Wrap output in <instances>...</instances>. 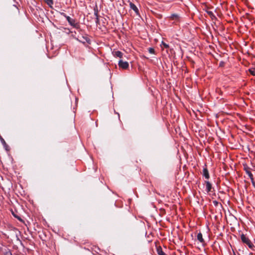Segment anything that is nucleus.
I'll return each mask as SVG.
<instances>
[{
  "label": "nucleus",
  "mask_w": 255,
  "mask_h": 255,
  "mask_svg": "<svg viewBox=\"0 0 255 255\" xmlns=\"http://www.w3.org/2000/svg\"><path fill=\"white\" fill-rule=\"evenodd\" d=\"M241 239L243 243L246 244L250 248L252 249L254 247L253 244L249 239L244 234H242L241 236Z\"/></svg>",
  "instance_id": "obj_1"
},
{
  "label": "nucleus",
  "mask_w": 255,
  "mask_h": 255,
  "mask_svg": "<svg viewBox=\"0 0 255 255\" xmlns=\"http://www.w3.org/2000/svg\"><path fill=\"white\" fill-rule=\"evenodd\" d=\"M128 62L123 61L122 60L119 61V67L123 69H127L128 67Z\"/></svg>",
  "instance_id": "obj_2"
},
{
  "label": "nucleus",
  "mask_w": 255,
  "mask_h": 255,
  "mask_svg": "<svg viewBox=\"0 0 255 255\" xmlns=\"http://www.w3.org/2000/svg\"><path fill=\"white\" fill-rule=\"evenodd\" d=\"M66 19L67 20V21H68V22L69 23V24L74 26V27H76L77 25V23L76 22L75 20L73 19V18H71L70 16H66V15H65Z\"/></svg>",
  "instance_id": "obj_3"
},
{
  "label": "nucleus",
  "mask_w": 255,
  "mask_h": 255,
  "mask_svg": "<svg viewBox=\"0 0 255 255\" xmlns=\"http://www.w3.org/2000/svg\"><path fill=\"white\" fill-rule=\"evenodd\" d=\"M112 53L114 56L115 57L122 58L123 56V53L120 51H113Z\"/></svg>",
  "instance_id": "obj_4"
},
{
  "label": "nucleus",
  "mask_w": 255,
  "mask_h": 255,
  "mask_svg": "<svg viewBox=\"0 0 255 255\" xmlns=\"http://www.w3.org/2000/svg\"><path fill=\"white\" fill-rule=\"evenodd\" d=\"M203 174L206 178V179H208L209 178V174L208 172V170L206 168H205L203 170Z\"/></svg>",
  "instance_id": "obj_5"
},
{
  "label": "nucleus",
  "mask_w": 255,
  "mask_h": 255,
  "mask_svg": "<svg viewBox=\"0 0 255 255\" xmlns=\"http://www.w3.org/2000/svg\"><path fill=\"white\" fill-rule=\"evenodd\" d=\"M179 18H180L178 14H173L170 17V18L171 19L174 20H175L176 21H179Z\"/></svg>",
  "instance_id": "obj_6"
},
{
  "label": "nucleus",
  "mask_w": 255,
  "mask_h": 255,
  "mask_svg": "<svg viewBox=\"0 0 255 255\" xmlns=\"http://www.w3.org/2000/svg\"><path fill=\"white\" fill-rule=\"evenodd\" d=\"M206 191L207 192H209L211 191L212 189V185L209 181H206Z\"/></svg>",
  "instance_id": "obj_7"
},
{
  "label": "nucleus",
  "mask_w": 255,
  "mask_h": 255,
  "mask_svg": "<svg viewBox=\"0 0 255 255\" xmlns=\"http://www.w3.org/2000/svg\"><path fill=\"white\" fill-rule=\"evenodd\" d=\"M197 240L201 243H204V240L203 238L202 234L201 233H199L198 234L197 236Z\"/></svg>",
  "instance_id": "obj_8"
},
{
  "label": "nucleus",
  "mask_w": 255,
  "mask_h": 255,
  "mask_svg": "<svg viewBox=\"0 0 255 255\" xmlns=\"http://www.w3.org/2000/svg\"><path fill=\"white\" fill-rule=\"evenodd\" d=\"M130 7L133 9L136 13H137L138 11L137 7L136 5L132 2H130L129 3Z\"/></svg>",
  "instance_id": "obj_9"
},
{
  "label": "nucleus",
  "mask_w": 255,
  "mask_h": 255,
  "mask_svg": "<svg viewBox=\"0 0 255 255\" xmlns=\"http://www.w3.org/2000/svg\"><path fill=\"white\" fill-rule=\"evenodd\" d=\"M157 252L158 255H166V254L162 251L161 247H158L157 248Z\"/></svg>",
  "instance_id": "obj_10"
},
{
  "label": "nucleus",
  "mask_w": 255,
  "mask_h": 255,
  "mask_svg": "<svg viewBox=\"0 0 255 255\" xmlns=\"http://www.w3.org/2000/svg\"><path fill=\"white\" fill-rule=\"evenodd\" d=\"M0 140L1 141L2 144H3V146L5 147L6 150H7L8 145L5 142L4 139L1 136L0 137Z\"/></svg>",
  "instance_id": "obj_11"
},
{
  "label": "nucleus",
  "mask_w": 255,
  "mask_h": 255,
  "mask_svg": "<svg viewBox=\"0 0 255 255\" xmlns=\"http://www.w3.org/2000/svg\"><path fill=\"white\" fill-rule=\"evenodd\" d=\"M246 173L253 182L254 180V176L253 174L251 173V172L250 170H246Z\"/></svg>",
  "instance_id": "obj_12"
},
{
  "label": "nucleus",
  "mask_w": 255,
  "mask_h": 255,
  "mask_svg": "<svg viewBox=\"0 0 255 255\" xmlns=\"http://www.w3.org/2000/svg\"><path fill=\"white\" fill-rule=\"evenodd\" d=\"M45 1L48 5L52 7V5L53 4V0H45Z\"/></svg>",
  "instance_id": "obj_13"
},
{
  "label": "nucleus",
  "mask_w": 255,
  "mask_h": 255,
  "mask_svg": "<svg viewBox=\"0 0 255 255\" xmlns=\"http://www.w3.org/2000/svg\"><path fill=\"white\" fill-rule=\"evenodd\" d=\"M249 72L252 75L255 76V68L250 69Z\"/></svg>",
  "instance_id": "obj_14"
},
{
  "label": "nucleus",
  "mask_w": 255,
  "mask_h": 255,
  "mask_svg": "<svg viewBox=\"0 0 255 255\" xmlns=\"http://www.w3.org/2000/svg\"><path fill=\"white\" fill-rule=\"evenodd\" d=\"M94 11H95V15L96 16V22L98 23L99 22V18H98V10L96 9L95 8L94 9Z\"/></svg>",
  "instance_id": "obj_15"
},
{
  "label": "nucleus",
  "mask_w": 255,
  "mask_h": 255,
  "mask_svg": "<svg viewBox=\"0 0 255 255\" xmlns=\"http://www.w3.org/2000/svg\"><path fill=\"white\" fill-rule=\"evenodd\" d=\"M148 52L150 53V54H154V49L153 48H149L148 49Z\"/></svg>",
  "instance_id": "obj_16"
},
{
  "label": "nucleus",
  "mask_w": 255,
  "mask_h": 255,
  "mask_svg": "<svg viewBox=\"0 0 255 255\" xmlns=\"http://www.w3.org/2000/svg\"><path fill=\"white\" fill-rule=\"evenodd\" d=\"M207 13L211 17H215L214 15V14L212 11H207Z\"/></svg>",
  "instance_id": "obj_17"
},
{
  "label": "nucleus",
  "mask_w": 255,
  "mask_h": 255,
  "mask_svg": "<svg viewBox=\"0 0 255 255\" xmlns=\"http://www.w3.org/2000/svg\"><path fill=\"white\" fill-rule=\"evenodd\" d=\"M213 203L215 206H217L219 204L218 202L217 201H213Z\"/></svg>",
  "instance_id": "obj_18"
},
{
  "label": "nucleus",
  "mask_w": 255,
  "mask_h": 255,
  "mask_svg": "<svg viewBox=\"0 0 255 255\" xmlns=\"http://www.w3.org/2000/svg\"><path fill=\"white\" fill-rule=\"evenodd\" d=\"M163 45H164V47H165V48H168V47H169L168 45L165 43H163Z\"/></svg>",
  "instance_id": "obj_19"
},
{
  "label": "nucleus",
  "mask_w": 255,
  "mask_h": 255,
  "mask_svg": "<svg viewBox=\"0 0 255 255\" xmlns=\"http://www.w3.org/2000/svg\"><path fill=\"white\" fill-rule=\"evenodd\" d=\"M84 39H85V40L88 41V38H84V37H83Z\"/></svg>",
  "instance_id": "obj_20"
}]
</instances>
